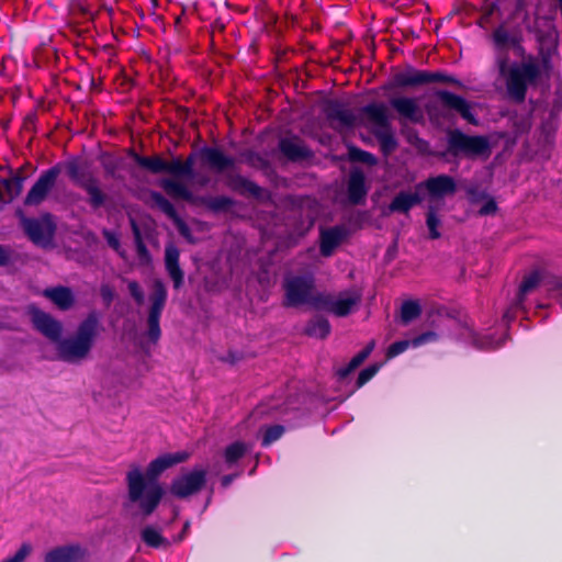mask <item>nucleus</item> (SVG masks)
I'll return each mask as SVG.
<instances>
[{
	"label": "nucleus",
	"mask_w": 562,
	"mask_h": 562,
	"mask_svg": "<svg viewBox=\"0 0 562 562\" xmlns=\"http://www.w3.org/2000/svg\"><path fill=\"white\" fill-rule=\"evenodd\" d=\"M155 204L171 220L176 218L177 212L172 203L160 193L153 194Z\"/></svg>",
	"instance_id": "44"
},
{
	"label": "nucleus",
	"mask_w": 562,
	"mask_h": 562,
	"mask_svg": "<svg viewBox=\"0 0 562 562\" xmlns=\"http://www.w3.org/2000/svg\"><path fill=\"white\" fill-rule=\"evenodd\" d=\"M32 547L29 543H24L11 558H8L3 562H23L26 557L31 553Z\"/></svg>",
	"instance_id": "49"
},
{
	"label": "nucleus",
	"mask_w": 562,
	"mask_h": 562,
	"mask_svg": "<svg viewBox=\"0 0 562 562\" xmlns=\"http://www.w3.org/2000/svg\"><path fill=\"white\" fill-rule=\"evenodd\" d=\"M538 74V68L531 64L512 68L507 78V90L510 98L517 102L524 101L527 85L536 80Z\"/></svg>",
	"instance_id": "9"
},
{
	"label": "nucleus",
	"mask_w": 562,
	"mask_h": 562,
	"mask_svg": "<svg viewBox=\"0 0 562 562\" xmlns=\"http://www.w3.org/2000/svg\"><path fill=\"white\" fill-rule=\"evenodd\" d=\"M25 178L20 173H12L8 179L0 181V203L13 201L23 190Z\"/></svg>",
	"instance_id": "23"
},
{
	"label": "nucleus",
	"mask_w": 562,
	"mask_h": 562,
	"mask_svg": "<svg viewBox=\"0 0 562 562\" xmlns=\"http://www.w3.org/2000/svg\"><path fill=\"white\" fill-rule=\"evenodd\" d=\"M140 538L148 547L155 549H167L170 546V541L162 536L161 529L153 525L142 529Z\"/></svg>",
	"instance_id": "28"
},
{
	"label": "nucleus",
	"mask_w": 562,
	"mask_h": 562,
	"mask_svg": "<svg viewBox=\"0 0 562 562\" xmlns=\"http://www.w3.org/2000/svg\"><path fill=\"white\" fill-rule=\"evenodd\" d=\"M194 159L189 157L186 161L180 158H175L171 161H166L165 172L177 177H191L193 175Z\"/></svg>",
	"instance_id": "31"
},
{
	"label": "nucleus",
	"mask_w": 562,
	"mask_h": 562,
	"mask_svg": "<svg viewBox=\"0 0 562 562\" xmlns=\"http://www.w3.org/2000/svg\"><path fill=\"white\" fill-rule=\"evenodd\" d=\"M104 235H105V238H106L108 244H109V245H110L114 250H116L117 252H120V255L123 257V252H121V251H120L121 245H120V240H119V238H117L114 234H112V233H110V232H105V233H104Z\"/></svg>",
	"instance_id": "54"
},
{
	"label": "nucleus",
	"mask_w": 562,
	"mask_h": 562,
	"mask_svg": "<svg viewBox=\"0 0 562 562\" xmlns=\"http://www.w3.org/2000/svg\"><path fill=\"white\" fill-rule=\"evenodd\" d=\"M348 231L345 226H334L321 231V252L324 257L333 255L334 250L347 237Z\"/></svg>",
	"instance_id": "19"
},
{
	"label": "nucleus",
	"mask_w": 562,
	"mask_h": 562,
	"mask_svg": "<svg viewBox=\"0 0 562 562\" xmlns=\"http://www.w3.org/2000/svg\"><path fill=\"white\" fill-rule=\"evenodd\" d=\"M358 157H359L362 161H364V162H369V164H371V162H373V161H374L373 156H372L371 154H369V153H366V151H359Z\"/></svg>",
	"instance_id": "56"
},
{
	"label": "nucleus",
	"mask_w": 562,
	"mask_h": 562,
	"mask_svg": "<svg viewBox=\"0 0 562 562\" xmlns=\"http://www.w3.org/2000/svg\"><path fill=\"white\" fill-rule=\"evenodd\" d=\"M179 233L187 239L191 238L190 228L188 225L178 216L176 215V218H172Z\"/></svg>",
	"instance_id": "52"
},
{
	"label": "nucleus",
	"mask_w": 562,
	"mask_h": 562,
	"mask_svg": "<svg viewBox=\"0 0 562 562\" xmlns=\"http://www.w3.org/2000/svg\"><path fill=\"white\" fill-rule=\"evenodd\" d=\"M45 562H85V551L79 546H64L48 551Z\"/></svg>",
	"instance_id": "20"
},
{
	"label": "nucleus",
	"mask_w": 562,
	"mask_h": 562,
	"mask_svg": "<svg viewBox=\"0 0 562 562\" xmlns=\"http://www.w3.org/2000/svg\"><path fill=\"white\" fill-rule=\"evenodd\" d=\"M373 348H374V344L373 342L368 345L363 350H361L358 355H356L350 360L348 366H346L344 368H340L338 370V372H337L338 375L341 379L347 378L353 370H356L369 357V355L372 352Z\"/></svg>",
	"instance_id": "35"
},
{
	"label": "nucleus",
	"mask_w": 562,
	"mask_h": 562,
	"mask_svg": "<svg viewBox=\"0 0 562 562\" xmlns=\"http://www.w3.org/2000/svg\"><path fill=\"white\" fill-rule=\"evenodd\" d=\"M232 204V200L227 196H215L207 200V206L213 210H224Z\"/></svg>",
	"instance_id": "47"
},
{
	"label": "nucleus",
	"mask_w": 562,
	"mask_h": 562,
	"mask_svg": "<svg viewBox=\"0 0 562 562\" xmlns=\"http://www.w3.org/2000/svg\"><path fill=\"white\" fill-rule=\"evenodd\" d=\"M448 147L454 156H488L491 151L490 142L485 136H470L459 130L448 133Z\"/></svg>",
	"instance_id": "7"
},
{
	"label": "nucleus",
	"mask_w": 562,
	"mask_h": 562,
	"mask_svg": "<svg viewBox=\"0 0 562 562\" xmlns=\"http://www.w3.org/2000/svg\"><path fill=\"white\" fill-rule=\"evenodd\" d=\"M440 218L437 215V212L434 207H429L427 212V220L426 224L429 231V237L431 239H437L440 237V233L438 231V227L440 226Z\"/></svg>",
	"instance_id": "43"
},
{
	"label": "nucleus",
	"mask_w": 562,
	"mask_h": 562,
	"mask_svg": "<svg viewBox=\"0 0 562 562\" xmlns=\"http://www.w3.org/2000/svg\"><path fill=\"white\" fill-rule=\"evenodd\" d=\"M8 260H9L8 250L4 247L0 246V265L7 263Z\"/></svg>",
	"instance_id": "58"
},
{
	"label": "nucleus",
	"mask_w": 562,
	"mask_h": 562,
	"mask_svg": "<svg viewBox=\"0 0 562 562\" xmlns=\"http://www.w3.org/2000/svg\"><path fill=\"white\" fill-rule=\"evenodd\" d=\"M420 314V306L415 301H406L401 308V318L403 323L407 324L418 317Z\"/></svg>",
	"instance_id": "42"
},
{
	"label": "nucleus",
	"mask_w": 562,
	"mask_h": 562,
	"mask_svg": "<svg viewBox=\"0 0 562 562\" xmlns=\"http://www.w3.org/2000/svg\"><path fill=\"white\" fill-rule=\"evenodd\" d=\"M99 318L95 313H91L80 323L74 336L57 341V352L59 359L77 363L88 357L98 335Z\"/></svg>",
	"instance_id": "2"
},
{
	"label": "nucleus",
	"mask_w": 562,
	"mask_h": 562,
	"mask_svg": "<svg viewBox=\"0 0 562 562\" xmlns=\"http://www.w3.org/2000/svg\"><path fill=\"white\" fill-rule=\"evenodd\" d=\"M391 106L396 111L401 120L412 123L424 121V111L416 98L395 95L390 99Z\"/></svg>",
	"instance_id": "15"
},
{
	"label": "nucleus",
	"mask_w": 562,
	"mask_h": 562,
	"mask_svg": "<svg viewBox=\"0 0 562 562\" xmlns=\"http://www.w3.org/2000/svg\"><path fill=\"white\" fill-rule=\"evenodd\" d=\"M189 453L186 451H178L173 453H165L154 459L147 467L144 475L149 480H157V477L168 470L169 468L187 461Z\"/></svg>",
	"instance_id": "16"
},
{
	"label": "nucleus",
	"mask_w": 562,
	"mask_h": 562,
	"mask_svg": "<svg viewBox=\"0 0 562 562\" xmlns=\"http://www.w3.org/2000/svg\"><path fill=\"white\" fill-rule=\"evenodd\" d=\"M248 450L249 446L241 441L229 445L224 451V460L227 467L234 465Z\"/></svg>",
	"instance_id": "39"
},
{
	"label": "nucleus",
	"mask_w": 562,
	"mask_h": 562,
	"mask_svg": "<svg viewBox=\"0 0 562 562\" xmlns=\"http://www.w3.org/2000/svg\"><path fill=\"white\" fill-rule=\"evenodd\" d=\"M373 348H374V344L373 342L368 345L363 350H361L358 355H356L350 360L348 366H346L344 368H340L338 370V372H337L338 375L341 379L347 378L353 370H356L369 357V355L372 352Z\"/></svg>",
	"instance_id": "36"
},
{
	"label": "nucleus",
	"mask_w": 562,
	"mask_h": 562,
	"mask_svg": "<svg viewBox=\"0 0 562 562\" xmlns=\"http://www.w3.org/2000/svg\"><path fill=\"white\" fill-rule=\"evenodd\" d=\"M179 250L178 248L169 244L165 249V266L166 270L173 281V286L179 289L183 283V271L179 266Z\"/></svg>",
	"instance_id": "22"
},
{
	"label": "nucleus",
	"mask_w": 562,
	"mask_h": 562,
	"mask_svg": "<svg viewBox=\"0 0 562 562\" xmlns=\"http://www.w3.org/2000/svg\"><path fill=\"white\" fill-rule=\"evenodd\" d=\"M161 187L171 196L181 198L184 200L191 199V192L189 189L176 179H164Z\"/></svg>",
	"instance_id": "37"
},
{
	"label": "nucleus",
	"mask_w": 562,
	"mask_h": 562,
	"mask_svg": "<svg viewBox=\"0 0 562 562\" xmlns=\"http://www.w3.org/2000/svg\"><path fill=\"white\" fill-rule=\"evenodd\" d=\"M188 528H189V524L187 522V524L184 525V527H183L182 533H181L179 537H177V538L175 539V541H181V540L183 539L184 533L187 532Z\"/></svg>",
	"instance_id": "60"
},
{
	"label": "nucleus",
	"mask_w": 562,
	"mask_h": 562,
	"mask_svg": "<svg viewBox=\"0 0 562 562\" xmlns=\"http://www.w3.org/2000/svg\"><path fill=\"white\" fill-rule=\"evenodd\" d=\"M150 308L148 315V337L157 341L160 337L159 319L167 301V290L160 280L153 282V293L149 296Z\"/></svg>",
	"instance_id": "11"
},
{
	"label": "nucleus",
	"mask_w": 562,
	"mask_h": 562,
	"mask_svg": "<svg viewBox=\"0 0 562 562\" xmlns=\"http://www.w3.org/2000/svg\"><path fill=\"white\" fill-rule=\"evenodd\" d=\"M89 195V203L93 209L102 206L106 200V195L99 187L98 180L93 177L81 187Z\"/></svg>",
	"instance_id": "32"
},
{
	"label": "nucleus",
	"mask_w": 562,
	"mask_h": 562,
	"mask_svg": "<svg viewBox=\"0 0 562 562\" xmlns=\"http://www.w3.org/2000/svg\"><path fill=\"white\" fill-rule=\"evenodd\" d=\"M239 181H240V183H243V186H244L247 190H249L250 192H254V193H255V192L258 190V187H257V186H255L252 182H249V181H247V180H245V179H243V178H240V179H239Z\"/></svg>",
	"instance_id": "57"
},
{
	"label": "nucleus",
	"mask_w": 562,
	"mask_h": 562,
	"mask_svg": "<svg viewBox=\"0 0 562 562\" xmlns=\"http://www.w3.org/2000/svg\"><path fill=\"white\" fill-rule=\"evenodd\" d=\"M280 148L290 159H301L310 155L307 147L299 139H282Z\"/></svg>",
	"instance_id": "30"
},
{
	"label": "nucleus",
	"mask_w": 562,
	"mask_h": 562,
	"mask_svg": "<svg viewBox=\"0 0 562 562\" xmlns=\"http://www.w3.org/2000/svg\"><path fill=\"white\" fill-rule=\"evenodd\" d=\"M234 476L233 475H225L223 479H222V485L224 487H227L232 481H233Z\"/></svg>",
	"instance_id": "59"
},
{
	"label": "nucleus",
	"mask_w": 562,
	"mask_h": 562,
	"mask_svg": "<svg viewBox=\"0 0 562 562\" xmlns=\"http://www.w3.org/2000/svg\"><path fill=\"white\" fill-rule=\"evenodd\" d=\"M132 226H133V232H134V236H135V244H136L138 259L142 265H149L151 258H150L149 251L147 250L145 244L142 240L138 227L136 226V224L134 222H132Z\"/></svg>",
	"instance_id": "41"
},
{
	"label": "nucleus",
	"mask_w": 562,
	"mask_h": 562,
	"mask_svg": "<svg viewBox=\"0 0 562 562\" xmlns=\"http://www.w3.org/2000/svg\"><path fill=\"white\" fill-rule=\"evenodd\" d=\"M380 369V364H373L363 369L358 376L357 385L360 387L371 380Z\"/></svg>",
	"instance_id": "46"
},
{
	"label": "nucleus",
	"mask_w": 562,
	"mask_h": 562,
	"mask_svg": "<svg viewBox=\"0 0 562 562\" xmlns=\"http://www.w3.org/2000/svg\"><path fill=\"white\" fill-rule=\"evenodd\" d=\"M100 294L106 305L111 304V302L114 299V290L110 284H102L100 289Z\"/></svg>",
	"instance_id": "51"
},
{
	"label": "nucleus",
	"mask_w": 562,
	"mask_h": 562,
	"mask_svg": "<svg viewBox=\"0 0 562 562\" xmlns=\"http://www.w3.org/2000/svg\"><path fill=\"white\" fill-rule=\"evenodd\" d=\"M429 75L432 77L430 79V82H434V81L454 82V80L452 78L445 76L440 72H429Z\"/></svg>",
	"instance_id": "55"
},
{
	"label": "nucleus",
	"mask_w": 562,
	"mask_h": 562,
	"mask_svg": "<svg viewBox=\"0 0 562 562\" xmlns=\"http://www.w3.org/2000/svg\"><path fill=\"white\" fill-rule=\"evenodd\" d=\"M308 336L325 338L330 333L329 322L323 316L313 317L305 328Z\"/></svg>",
	"instance_id": "34"
},
{
	"label": "nucleus",
	"mask_w": 562,
	"mask_h": 562,
	"mask_svg": "<svg viewBox=\"0 0 562 562\" xmlns=\"http://www.w3.org/2000/svg\"><path fill=\"white\" fill-rule=\"evenodd\" d=\"M283 431H284V428L280 425H276V426H271V427L267 428V430L263 435L262 445L263 446L271 445L272 442H274L282 436Z\"/></svg>",
	"instance_id": "45"
},
{
	"label": "nucleus",
	"mask_w": 562,
	"mask_h": 562,
	"mask_svg": "<svg viewBox=\"0 0 562 562\" xmlns=\"http://www.w3.org/2000/svg\"><path fill=\"white\" fill-rule=\"evenodd\" d=\"M539 285L549 293L551 299L555 300L562 306V276H547L535 271L527 276L521 282L514 308L520 307L524 297ZM514 317L515 313L513 312V307L508 308L503 315L505 323H509Z\"/></svg>",
	"instance_id": "5"
},
{
	"label": "nucleus",
	"mask_w": 562,
	"mask_h": 562,
	"mask_svg": "<svg viewBox=\"0 0 562 562\" xmlns=\"http://www.w3.org/2000/svg\"><path fill=\"white\" fill-rule=\"evenodd\" d=\"M59 173L60 169L57 166L45 170L27 192L24 204L29 206L40 205L55 187Z\"/></svg>",
	"instance_id": "12"
},
{
	"label": "nucleus",
	"mask_w": 562,
	"mask_h": 562,
	"mask_svg": "<svg viewBox=\"0 0 562 562\" xmlns=\"http://www.w3.org/2000/svg\"><path fill=\"white\" fill-rule=\"evenodd\" d=\"M127 498L124 503L125 510L132 516L142 515L148 517L159 505L164 488L157 480H149L139 468L127 472Z\"/></svg>",
	"instance_id": "1"
},
{
	"label": "nucleus",
	"mask_w": 562,
	"mask_h": 562,
	"mask_svg": "<svg viewBox=\"0 0 562 562\" xmlns=\"http://www.w3.org/2000/svg\"><path fill=\"white\" fill-rule=\"evenodd\" d=\"M493 38L498 46H505L509 42V34L505 29L499 27L494 31Z\"/></svg>",
	"instance_id": "50"
},
{
	"label": "nucleus",
	"mask_w": 562,
	"mask_h": 562,
	"mask_svg": "<svg viewBox=\"0 0 562 562\" xmlns=\"http://www.w3.org/2000/svg\"><path fill=\"white\" fill-rule=\"evenodd\" d=\"M431 78L428 71L408 68L394 76V83L398 87H415L430 82Z\"/></svg>",
	"instance_id": "25"
},
{
	"label": "nucleus",
	"mask_w": 562,
	"mask_h": 562,
	"mask_svg": "<svg viewBox=\"0 0 562 562\" xmlns=\"http://www.w3.org/2000/svg\"><path fill=\"white\" fill-rule=\"evenodd\" d=\"M422 188H425L432 198H442L453 194L457 190L453 178L447 175L431 177L416 187L417 190Z\"/></svg>",
	"instance_id": "17"
},
{
	"label": "nucleus",
	"mask_w": 562,
	"mask_h": 562,
	"mask_svg": "<svg viewBox=\"0 0 562 562\" xmlns=\"http://www.w3.org/2000/svg\"><path fill=\"white\" fill-rule=\"evenodd\" d=\"M127 285H128V291H130L132 297L135 300V302L138 305H143L145 302V295H144V292H143L142 288L139 286V284L136 281H130Z\"/></svg>",
	"instance_id": "48"
},
{
	"label": "nucleus",
	"mask_w": 562,
	"mask_h": 562,
	"mask_svg": "<svg viewBox=\"0 0 562 562\" xmlns=\"http://www.w3.org/2000/svg\"><path fill=\"white\" fill-rule=\"evenodd\" d=\"M360 301L361 293L355 289L346 290L338 294H322L318 308L342 317L350 314Z\"/></svg>",
	"instance_id": "8"
},
{
	"label": "nucleus",
	"mask_w": 562,
	"mask_h": 562,
	"mask_svg": "<svg viewBox=\"0 0 562 562\" xmlns=\"http://www.w3.org/2000/svg\"><path fill=\"white\" fill-rule=\"evenodd\" d=\"M43 295L61 311L71 308L75 303V295L67 286L45 289Z\"/></svg>",
	"instance_id": "24"
},
{
	"label": "nucleus",
	"mask_w": 562,
	"mask_h": 562,
	"mask_svg": "<svg viewBox=\"0 0 562 562\" xmlns=\"http://www.w3.org/2000/svg\"><path fill=\"white\" fill-rule=\"evenodd\" d=\"M67 173L70 179L80 188L83 187L85 182H88L93 178L91 173L85 171L78 160H72L67 164Z\"/></svg>",
	"instance_id": "40"
},
{
	"label": "nucleus",
	"mask_w": 562,
	"mask_h": 562,
	"mask_svg": "<svg viewBox=\"0 0 562 562\" xmlns=\"http://www.w3.org/2000/svg\"><path fill=\"white\" fill-rule=\"evenodd\" d=\"M496 203L493 199H488L480 209L479 213L481 215H491L496 212Z\"/></svg>",
	"instance_id": "53"
},
{
	"label": "nucleus",
	"mask_w": 562,
	"mask_h": 562,
	"mask_svg": "<svg viewBox=\"0 0 562 562\" xmlns=\"http://www.w3.org/2000/svg\"><path fill=\"white\" fill-rule=\"evenodd\" d=\"M283 289L285 306L312 305L318 308L322 294L316 292L313 273L288 274L283 281Z\"/></svg>",
	"instance_id": "4"
},
{
	"label": "nucleus",
	"mask_w": 562,
	"mask_h": 562,
	"mask_svg": "<svg viewBox=\"0 0 562 562\" xmlns=\"http://www.w3.org/2000/svg\"><path fill=\"white\" fill-rule=\"evenodd\" d=\"M501 71H502V72H504V71H505V64H504V63L501 65Z\"/></svg>",
	"instance_id": "61"
},
{
	"label": "nucleus",
	"mask_w": 562,
	"mask_h": 562,
	"mask_svg": "<svg viewBox=\"0 0 562 562\" xmlns=\"http://www.w3.org/2000/svg\"><path fill=\"white\" fill-rule=\"evenodd\" d=\"M327 116L331 126L338 130L351 128L359 122V117L353 111L338 103L331 104L328 108Z\"/></svg>",
	"instance_id": "18"
},
{
	"label": "nucleus",
	"mask_w": 562,
	"mask_h": 562,
	"mask_svg": "<svg viewBox=\"0 0 562 562\" xmlns=\"http://www.w3.org/2000/svg\"><path fill=\"white\" fill-rule=\"evenodd\" d=\"M471 342L480 349H495L502 346L505 337L495 340L492 335H477L471 328H465Z\"/></svg>",
	"instance_id": "33"
},
{
	"label": "nucleus",
	"mask_w": 562,
	"mask_h": 562,
	"mask_svg": "<svg viewBox=\"0 0 562 562\" xmlns=\"http://www.w3.org/2000/svg\"><path fill=\"white\" fill-rule=\"evenodd\" d=\"M349 199L352 203H359L367 194L364 177L361 172H352L348 182Z\"/></svg>",
	"instance_id": "29"
},
{
	"label": "nucleus",
	"mask_w": 562,
	"mask_h": 562,
	"mask_svg": "<svg viewBox=\"0 0 562 562\" xmlns=\"http://www.w3.org/2000/svg\"><path fill=\"white\" fill-rule=\"evenodd\" d=\"M22 226L30 239L38 245L49 243L54 233V225L49 215L41 218H22Z\"/></svg>",
	"instance_id": "13"
},
{
	"label": "nucleus",
	"mask_w": 562,
	"mask_h": 562,
	"mask_svg": "<svg viewBox=\"0 0 562 562\" xmlns=\"http://www.w3.org/2000/svg\"><path fill=\"white\" fill-rule=\"evenodd\" d=\"M135 161L138 166L149 170L153 173L165 172L166 169V160L159 156L146 157L136 155Z\"/></svg>",
	"instance_id": "38"
},
{
	"label": "nucleus",
	"mask_w": 562,
	"mask_h": 562,
	"mask_svg": "<svg viewBox=\"0 0 562 562\" xmlns=\"http://www.w3.org/2000/svg\"><path fill=\"white\" fill-rule=\"evenodd\" d=\"M206 482V471L194 468L177 476L170 485V493L178 498H187L198 493Z\"/></svg>",
	"instance_id": "10"
},
{
	"label": "nucleus",
	"mask_w": 562,
	"mask_h": 562,
	"mask_svg": "<svg viewBox=\"0 0 562 562\" xmlns=\"http://www.w3.org/2000/svg\"><path fill=\"white\" fill-rule=\"evenodd\" d=\"M366 115L368 125L380 140L381 147L385 153L392 151L396 147V142L391 128L386 106L383 103H371L361 109Z\"/></svg>",
	"instance_id": "6"
},
{
	"label": "nucleus",
	"mask_w": 562,
	"mask_h": 562,
	"mask_svg": "<svg viewBox=\"0 0 562 562\" xmlns=\"http://www.w3.org/2000/svg\"><path fill=\"white\" fill-rule=\"evenodd\" d=\"M31 318L34 327L53 342L59 341L63 334V325L48 313L31 307Z\"/></svg>",
	"instance_id": "14"
},
{
	"label": "nucleus",
	"mask_w": 562,
	"mask_h": 562,
	"mask_svg": "<svg viewBox=\"0 0 562 562\" xmlns=\"http://www.w3.org/2000/svg\"><path fill=\"white\" fill-rule=\"evenodd\" d=\"M422 202V196L416 190L415 192L401 191L392 200L390 210L392 212L407 213L414 205Z\"/></svg>",
	"instance_id": "27"
},
{
	"label": "nucleus",
	"mask_w": 562,
	"mask_h": 562,
	"mask_svg": "<svg viewBox=\"0 0 562 562\" xmlns=\"http://www.w3.org/2000/svg\"><path fill=\"white\" fill-rule=\"evenodd\" d=\"M203 158L216 172H223L224 170L235 165V159L233 157L224 155L220 149L216 148L204 149Z\"/></svg>",
	"instance_id": "26"
},
{
	"label": "nucleus",
	"mask_w": 562,
	"mask_h": 562,
	"mask_svg": "<svg viewBox=\"0 0 562 562\" xmlns=\"http://www.w3.org/2000/svg\"><path fill=\"white\" fill-rule=\"evenodd\" d=\"M453 112L459 113L470 124L477 125V120L472 112V104L464 98L447 90L437 91L435 99L427 105L430 120L438 125L451 122Z\"/></svg>",
	"instance_id": "3"
},
{
	"label": "nucleus",
	"mask_w": 562,
	"mask_h": 562,
	"mask_svg": "<svg viewBox=\"0 0 562 562\" xmlns=\"http://www.w3.org/2000/svg\"><path fill=\"white\" fill-rule=\"evenodd\" d=\"M437 338L438 336L435 331H426L413 339H403L396 341L389 347L386 356L387 358L396 357L407 350L409 347L417 348L419 346L436 341Z\"/></svg>",
	"instance_id": "21"
}]
</instances>
